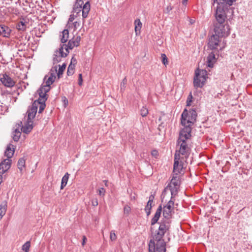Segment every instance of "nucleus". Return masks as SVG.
Returning <instances> with one entry per match:
<instances>
[{
    "mask_svg": "<svg viewBox=\"0 0 252 252\" xmlns=\"http://www.w3.org/2000/svg\"><path fill=\"white\" fill-rule=\"evenodd\" d=\"M191 128L189 126L184 127L179 133L178 143L180 145L179 153L182 155H186L188 152L189 147L187 141L191 137Z\"/></svg>",
    "mask_w": 252,
    "mask_h": 252,
    "instance_id": "1",
    "label": "nucleus"
},
{
    "mask_svg": "<svg viewBox=\"0 0 252 252\" xmlns=\"http://www.w3.org/2000/svg\"><path fill=\"white\" fill-rule=\"evenodd\" d=\"M197 117V113L195 109H191L188 113L187 109H185L181 116V124L184 127L189 126L191 127V126L196 121Z\"/></svg>",
    "mask_w": 252,
    "mask_h": 252,
    "instance_id": "2",
    "label": "nucleus"
},
{
    "mask_svg": "<svg viewBox=\"0 0 252 252\" xmlns=\"http://www.w3.org/2000/svg\"><path fill=\"white\" fill-rule=\"evenodd\" d=\"M206 73L205 70L197 69L195 71V75L194 77L193 84L196 88H202L206 80Z\"/></svg>",
    "mask_w": 252,
    "mask_h": 252,
    "instance_id": "3",
    "label": "nucleus"
},
{
    "mask_svg": "<svg viewBox=\"0 0 252 252\" xmlns=\"http://www.w3.org/2000/svg\"><path fill=\"white\" fill-rule=\"evenodd\" d=\"M57 69L58 65H55L51 68L50 71V76L48 77V75H46L44 77V81L45 85H42V86L50 90V85L55 81L56 78L55 74L57 71Z\"/></svg>",
    "mask_w": 252,
    "mask_h": 252,
    "instance_id": "4",
    "label": "nucleus"
},
{
    "mask_svg": "<svg viewBox=\"0 0 252 252\" xmlns=\"http://www.w3.org/2000/svg\"><path fill=\"white\" fill-rule=\"evenodd\" d=\"M228 25L223 24L216 23L215 25L214 31L216 35L219 36H227L230 34Z\"/></svg>",
    "mask_w": 252,
    "mask_h": 252,
    "instance_id": "5",
    "label": "nucleus"
},
{
    "mask_svg": "<svg viewBox=\"0 0 252 252\" xmlns=\"http://www.w3.org/2000/svg\"><path fill=\"white\" fill-rule=\"evenodd\" d=\"M215 17L217 21V23L224 24L226 18V14L223 6H217L215 12Z\"/></svg>",
    "mask_w": 252,
    "mask_h": 252,
    "instance_id": "6",
    "label": "nucleus"
},
{
    "mask_svg": "<svg viewBox=\"0 0 252 252\" xmlns=\"http://www.w3.org/2000/svg\"><path fill=\"white\" fill-rule=\"evenodd\" d=\"M63 46H61L59 50H56L54 54L53 59V64H57L58 63L61 62L62 58L66 57L69 53V51L65 52L63 51Z\"/></svg>",
    "mask_w": 252,
    "mask_h": 252,
    "instance_id": "7",
    "label": "nucleus"
},
{
    "mask_svg": "<svg viewBox=\"0 0 252 252\" xmlns=\"http://www.w3.org/2000/svg\"><path fill=\"white\" fill-rule=\"evenodd\" d=\"M0 81L7 88H12L15 85V82L6 73L0 74Z\"/></svg>",
    "mask_w": 252,
    "mask_h": 252,
    "instance_id": "8",
    "label": "nucleus"
},
{
    "mask_svg": "<svg viewBox=\"0 0 252 252\" xmlns=\"http://www.w3.org/2000/svg\"><path fill=\"white\" fill-rule=\"evenodd\" d=\"M174 201L170 200L168 203L163 207V216L165 218L169 219L171 217L174 210Z\"/></svg>",
    "mask_w": 252,
    "mask_h": 252,
    "instance_id": "9",
    "label": "nucleus"
},
{
    "mask_svg": "<svg viewBox=\"0 0 252 252\" xmlns=\"http://www.w3.org/2000/svg\"><path fill=\"white\" fill-rule=\"evenodd\" d=\"M81 40V37L77 36L76 37L72 38L69 40L67 44H63L61 45L63 46V48L65 51H68L69 49H72L74 47H77L79 45Z\"/></svg>",
    "mask_w": 252,
    "mask_h": 252,
    "instance_id": "10",
    "label": "nucleus"
},
{
    "mask_svg": "<svg viewBox=\"0 0 252 252\" xmlns=\"http://www.w3.org/2000/svg\"><path fill=\"white\" fill-rule=\"evenodd\" d=\"M167 230L166 226L164 223H160L158 232L155 234L154 236V240L156 242H159L160 241H164L162 237L166 232Z\"/></svg>",
    "mask_w": 252,
    "mask_h": 252,
    "instance_id": "11",
    "label": "nucleus"
},
{
    "mask_svg": "<svg viewBox=\"0 0 252 252\" xmlns=\"http://www.w3.org/2000/svg\"><path fill=\"white\" fill-rule=\"evenodd\" d=\"M220 42V40L219 35L213 34L209 38L208 43V47L211 50L217 49Z\"/></svg>",
    "mask_w": 252,
    "mask_h": 252,
    "instance_id": "12",
    "label": "nucleus"
},
{
    "mask_svg": "<svg viewBox=\"0 0 252 252\" xmlns=\"http://www.w3.org/2000/svg\"><path fill=\"white\" fill-rule=\"evenodd\" d=\"M50 90L45 88L43 86H41L40 88L37 90V93L39 95V98L37 101H41V102H45L47 99V93Z\"/></svg>",
    "mask_w": 252,
    "mask_h": 252,
    "instance_id": "13",
    "label": "nucleus"
},
{
    "mask_svg": "<svg viewBox=\"0 0 252 252\" xmlns=\"http://www.w3.org/2000/svg\"><path fill=\"white\" fill-rule=\"evenodd\" d=\"M11 159H5L0 163V175H2L10 167Z\"/></svg>",
    "mask_w": 252,
    "mask_h": 252,
    "instance_id": "14",
    "label": "nucleus"
},
{
    "mask_svg": "<svg viewBox=\"0 0 252 252\" xmlns=\"http://www.w3.org/2000/svg\"><path fill=\"white\" fill-rule=\"evenodd\" d=\"M38 103L37 102H33L31 108H30L28 111V120L29 121H32V120L34 118L36 113H37V104Z\"/></svg>",
    "mask_w": 252,
    "mask_h": 252,
    "instance_id": "15",
    "label": "nucleus"
},
{
    "mask_svg": "<svg viewBox=\"0 0 252 252\" xmlns=\"http://www.w3.org/2000/svg\"><path fill=\"white\" fill-rule=\"evenodd\" d=\"M11 30L10 29L4 25H0V36L4 37H9L10 35Z\"/></svg>",
    "mask_w": 252,
    "mask_h": 252,
    "instance_id": "16",
    "label": "nucleus"
},
{
    "mask_svg": "<svg viewBox=\"0 0 252 252\" xmlns=\"http://www.w3.org/2000/svg\"><path fill=\"white\" fill-rule=\"evenodd\" d=\"M152 241L154 242L155 243V250L158 252H166V248H165V243L164 241H160L159 242H157L155 243V242L153 240H151L150 242Z\"/></svg>",
    "mask_w": 252,
    "mask_h": 252,
    "instance_id": "17",
    "label": "nucleus"
},
{
    "mask_svg": "<svg viewBox=\"0 0 252 252\" xmlns=\"http://www.w3.org/2000/svg\"><path fill=\"white\" fill-rule=\"evenodd\" d=\"M217 59L214 52H212L209 54L207 58V65L209 67H213L214 64L216 62Z\"/></svg>",
    "mask_w": 252,
    "mask_h": 252,
    "instance_id": "18",
    "label": "nucleus"
},
{
    "mask_svg": "<svg viewBox=\"0 0 252 252\" xmlns=\"http://www.w3.org/2000/svg\"><path fill=\"white\" fill-rule=\"evenodd\" d=\"M22 123L20 122L19 124L16 125V128L14 129L12 133V138L14 141L17 142L21 136V131L20 130V127L21 126V125Z\"/></svg>",
    "mask_w": 252,
    "mask_h": 252,
    "instance_id": "19",
    "label": "nucleus"
},
{
    "mask_svg": "<svg viewBox=\"0 0 252 252\" xmlns=\"http://www.w3.org/2000/svg\"><path fill=\"white\" fill-rule=\"evenodd\" d=\"M179 187H173L171 185H168L162 192V194H165L167 191L169 190L171 194V199L174 197L177 194Z\"/></svg>",
    "mask_w": 252,
    "mask_h": 252,
    "instance_id": "20",
    "label": "nucleus"
},
{
    "mask_svg": "<svg viewBox=\"0 0 252 252\" xmlns=\"http://www.w3.org/2000/svg\"><path fill=\"white\" fill-rule=\"evenodd\" d=\"M212 1L213 5L217 2L218 6L220 5L224 7V5L228 6L232 5L233 2L235 1V0H213Z\"/></svg>",
    "mask_w": 252,
    "mask_h": 252,
    "instance_id": "21",
    "label": "nucleus"
},
{
    "mask_svg": "<svg viewBox=\"0 0 252 252\" xmlns=\"http://www.w3.org/2000/svg\"><path fill=\"white\" fill-rule=\"evenodd\" d=\"M15 148L14 146L11 144H8L4 152V155L7 158V159H10L13 156Z\"/></svg>",
    "mask_w": 252,
    "mask_h": 252,
    "instance_id": "22",
    "label": "nucleus"
},
{
    "mask_svg": "<svg viewBox=\"0 0 252 252\" xmlns=\"http://www.w3.org/2000/svg\"><path fill=\"white\" fill-rule=\"evenodd\" d=\"M84 4V2L82 0H76L75 3L74 5L73 12L77 15L81 11L82 9V5Z\"/></svg>",
    "mask_w": 252,
    "mask_h": 252,
    "instance_id": "23",
    "label": "nucleus"
},
{
    "mask_svg": "<svg viewBox=\"0 0 252 252\" xmlns=\"http://www.w3.org/2000/svg\"><path fill=\"white\" fill-rule=\"evenodd\" d=\"M32 123V121H29L28 120L27 124L25 126H22L21 128L20 127V130L25 133H29L33 128Z\"/></svg>",
    "mask_w": 252,
    "mask_h": 252,
    "instance_id": "24",
    "label": "nucleus"
},
{
    "mask_svg": "<svg viewBox=\"0 0 252 252\" xmlns=\"http://www.w3.org/2000/svg\"><path fill=\"white\" fill-rule=\"evenodd\" d=\"M162 208L161 205H159L158 206V208L154 217L152 218V219L151 220V225H154L157 222L158 220V219L160 216V215H161V213L162 212Z\"/></svg>",
    "mask_w": 252,
    "mask_h": 252,
    "instance_id": "25",
    "label": "nucleus"
},
{
    "mask_svg": "<svg viewBox=\"0 0 252 252\" xmlns=\"http://www.w3.org/2000/svg\"><path fill=\"white\" fill-rule=\"evenodd\" d=\"M90 10V4L89 1H87L85 4L82 5V17L83 18H86L88 16L89 12Z\"/></svg>",
    "mask_w": 252,
    "mask_h": 252,
    "instance_id": "26",
    "label": "nucleus"
},
{
    "mask_svg": "<svg viewBox=\"0 0 252 252\" xmlns=\"http://www.w3.org/2000/svg\"><path fill=\"white\" fill-rule=\"evenodd\" d=\"M61 41L63 43L66 42L69 38V31L67 29H64L60 34Z\"/></svg>",
    "mask_w": 252,
    "mask_h": 252,
    "instance_id": "27",
    "label": "nucleus"
},
{
    "mask_svg": "<svg viewBox=\"0 0 252 252\" xmlns=\"http://www.w3.org/2000/svg\"><path fill=\"white\" fill-rule=\"evenodd\" d=\"M28 23L25 21L24 18H22V20L20 21L16 25L17 29L19 31H25L27 28V24Z\"/></svg>",
    "mask_w": 252,
    "mask_h": 252,
    "instance_id": "28",
    "label": "nucleus"
},
{
    "mask_svg": "<svg viewBox=\"0 0 252 252\" xmlns=\"http://www.w3.org/2000/svg\"><path fill=\"white\" fill-rule=\"evenodd\" d=\"M135 25V32L136 35H138L140 33V30L142 27V23L140 19H137L134 21Z\"/></svg>",
    "mask_w": 252,
    "mask_h": 252,
    "instance_id": "29",
    "label": "nucleus"
},
{
    "mask_svg": "<svg viewBox=\"0 0 252 252\" xmlns=\"http://www.w3.org/2000/svg\"><path fill=\"white\" fill-rule=\"evenodd\" d=\"M6 207L7 202L5 201H3L0 205V218H2L5 215L6 211Z\"/></svg>",
    "mask_w": 252,
    "mask_h": 252,
    "instance_id": "30",
    "label": "nucleus"
},
{
    "mask_svg": "<svg viewBox=\"0 0 252 252\" xmlns=\"http://www.w3.org/2000/svg\"><path fill=\"white\" fill-rule=\"evenodd\" d=\"M69 174L68 173H66L65 175L63 176L62 179V183L61 185V189H63L64 187L66 186L68 178H69Z\"/></svg>",
    "mask_w": 252,
    "mask_h": 252,
    "instance_id": "31",
    "label": "nucleus"
},
{
    "mask_svg": "<svg viewBox=\"0 0 252 252\" xmlns=\"http://www.w3.org/2000/svg\"><path fill=\"white\" fill-rule=\"evenodd\" d=\"M34 102L39 103L38 104H37V109L39 107L38 113H41L46 107L45 102H41V101L37 100H35Z\"/></svg>",
    "mask_w": 252,
    "mask_h": 252,
    "instance_id": "32",
    "label": "nucleus"
},
{
    "mask_svg": "<svg viewBox=\"0 0 252 252\" xmlns=\"http://www.w3.org/2000/svg\"><path fill=\"white\" fill-rule=\"evenodd\" d=\"M154 199V196L153 195H151L149 196V200L147 202V205L145 207V210H151L152 207V204L153 202V200Z\"/></svg>",
    "mask_w": 252,
    "mask_h": 252,
    "instance_id": "33",
    "label": "nucleus"
},
{
    "mask_svg": "<svg viewBox=\"0 0 252 252\" xmlns=\"http://www.w3.org/2000/svg\"><path fill=\"white\" fill-rule=\"evenodd\" d=\"M25 161L26 160L23 158H20L18 161L17 166L21 172L23 170V168L25 167Z\"/></svg>",
    "mask_w": 252,
    "mask_h": 252,
    "instance_id": "34",
    "label": "nucleus"
},
{
    "mask_svg": "<svg viewBox=\"0 0 252 252\" xmlns=\"http://www.w3.org/2000/svg\"><path fill=\"white\" fill-rule=\"evenodd\" d=\"M177 175L175 176L173 175L170 183L168 185H171L173 187H179V183L178 179H177V177L176 176Z\"/></svg>",
    "mask_w": 252,
    "mask_h": 252,
    "instance_id": "35",
    "label": "nucleus"
},
{
    "mask_svg": "<svg viewBox=\"0 0 252 252\" xmlns=\"http://www.w3.org/2000/svg\"><path fill=\"white\" fill-rule=\"evenodd\" d=\"M177 151H176L175 156H174V163L173 167H174V169L176 168L177 166H178L179 165V161L180 159V154L177 153Z\"/></svg>",
    "mask_w": 252,
    "mask_h": 252,
    "instance_id": "36",
    "label": "nucleus"
},
{
    "mask_svg": "<svg viewBox=\"0 0 252 252\" xmlns=\"http://www.w3.org/2000/svg\"><path fill=\"white\" fill-rule=\"evenodd\" d=\"M59 70H58V72L57 71L56 73H57L58 77L60 78V76L63 74L64 70L65 69L66 64H65V63H63L62 66L59 65Z\"/></svg>",
    "mask_w": 252,
    "mask_h": 252,
    "instance_id": "37",
    "label": "nucleus"
},
{
    "mask_svg": "<svg viewBox=\"0 0 252 252\" xmlns=\"http://www.w3.org/2000/svg\"><path fill=\"white\" fill-rule=\"evenodd\" d=\"M31 247V243L30 241L26 242L22 247V250L24 252H29Z\"/></svg>",
    "mask_w": 252,
    "mask_h": 252,
    "instance_id": "38",
    "label": "nucleus"
},
{
    "mask_svg": "<svg viewBox=\"0 0 252 252\" xmlns=\"http://www.w3.org/2000/svg\"><path fill=\"white\" fill-rule=\"evenodd\" d=\"M183 169V165L182 164H180L178 166H177L176 168L174 169V167H173V175H177L178 174H179L181 172V171Z\"/></svg>",
    "mask_w": 252,
    "mask_h": 252,
    "instance_id": "39",
    "label": "nucleus"
},
{
    "mask_svg": "<svg viewBox=\"0 0 252 252\" xmlns=\"http://www.w3.org/2000/svg\"><path fill=\"white\" fill-rule=\"evenodd\" d=\"M75 67L73 64H69L67 71V74L68 76H70L73 74L74 73V70L75 69Z\"/></svg>",
    "mask_w": 252,
    "mask_h": 252,
    "instance_id": "40",
    "label": "nucleus"
},
{
    "mask_svg": "<svg viewBox=\"0 0 252 252\" xmlns=\"http://www.w3.org/2000/svg\"><path fill=\"white\" fill-rule=\"evenodd\" d=\"M148 114V109L146 107L143 106L140 110V115L142 117H146Z\"/></svg>",
    "mask_w": 252,
    "mask_h": 252,
    "instance_id": "41",
    "label": "nucleus"
},
{
    "mask_svg": "<svg viewBox=\"0 0 252 252\" xmlns=\"http://www.w3.org/2000/svg\"><path fill=\"white\" fill-rule=\"evenodd\" d=\"M161 58L162 63L164 65L166 66L168 63V58H167L166 55L165 54H161Z\"/></svg>",
    "mask_w": 252,
    "mask_h": 252,
    "instance_id": "42",
    "label": "nucleus"
},
{
    "mask_svg": "<svg viewBox=\"0 0 252 252\" xmlns=\"http://www.w3.org/2000/svg\"><path fill=\"white\" fill-rule=\"evenodd\" d=\"M110 239L111 241H114L116 240L117 236H116V235L115 234V232L114 230H112L110 232Z\"/></svg>",
    "mask_w": 252,
    "mask_h": 252,
    "instance_id": "43",
    "label": "nucleus"
},
{
    "mask_svg": "<svg viewBox=\"0 0 252 252\" xmlns=\"http://www.w3.org/2000/svg\"><path fill=\"white\" fill-rule=\"evenodd\" d=\"M155 243L151 241L149 244V252H155Z\"/></svg>",
    "mask_w": 252,
    "mask_h": 252,
    "instance_id": "44",
    "label": "nucleus"
},
{
    "mask_svg": "<svg viewBox=\"0 0 252 252\" xmlns=\"http://www.w3.org/2000/svg\"><path fill=\"white\" fill-rule=\"evenodd\" d=\"M127 83V79L126 77L124 78L122 81V82L121 83V90H124L126 88V85Z\"/></svg>",
    "mask_w": 252,
    "mask_h": 252,
    "instance_id": "45",
    "label": "nucleus"
},
{
    "mask_svg": "<svg viewBox=\"0 0 252 252\" xmlns=\"http://www.w3.org/2000/svg\"><path fill=\"white\" fill-rule=\"evenodd\" d=\"M131 209L130 207L128 205H126L124 208V212L125 214H128L130 212Z\"/></svg>",
    "mask_w": 252,
    "mask_h": 252,
    "instance_id": "46",
    "label": "nucleus"
},
{
    "mask_svg": "<svg viewBox=\"0 0 252 252\" xmlns=\"http://www.w3.org/2000/svg\"><path fill=\"white\" fill-rule=\"evenodd\" d=\"M192 98L191 93H190L188 97V99L187 101V106H190V102L192 101L191 99Z\"/></svg>",
    "mask_w": 252,
    "mask_h": 252,
    "instance_id": "47",
    "label": "nucleus"
},
{
    "mask_svg": "<svg viewBox=\"0 0 252 252\" xmlns=\"http://www.w3.org/2000/svg\"><path fill=\"white\" fill-rule=\"evenodd\" d=\"M74 27V30H76L80 27V23L79 22L75 21L73 23Z\"/></svg>",
    "mask_w": 252,
    "mask_h": 252,
    "instance_id": "48",
    "label": "nucleus"
},
{
    "mask_svg": "<svg viewBox=\"0 0 252 252\" xmlns=\"http://www.w3.org/2000/svg\"><path fill=\"white\" fill-rule=\"evenodd\" d=\"M75 17H77V15H74V13H73V14L71 15L70 16V17L68 19V24H69L70 22H73V21L75 19Z\"/></svg>",
    "mask_w": 252,
    "mask_h": 252,
    "instance_id": "49",
    "label": "nucleus"
},
{
    "mask_svg": "<svg viewBox=\"0 0 252 252\" xmlns=\"http://www.w3.org/2000/svg\"><path fill=\"white\" fill-rule=\"evenodd\" d=\"M151 155L153 157L157 158L158 155V152L157 150H154L152 151Z\"/></svg>",
    "mask_w": 252,
    "mask_h": 252,
    "instance_id": "50",
    "label": "nucleus"
},
{
    "mask_svg": "<svg viewBox=\"0 0 252 252\" xmlns=\"http://www.w3.org/2000/svg\"><path fill=\"white\" fill-rule=\"evenodd\" d=\"M83 83V79H82V74H79L78 76V85L79 86H81Z\"/></svg>",
    "mask_w": 252,
    "mask_h": 252,
    "instance_id": "51",
    "label": "nucleus"
},
{
    "mask_svg": "<svg viewBox=\"0 0 252 252\" xmlns=\"http://www.w3.org/2000/svg\"><path fill=\"white\" fill-rule=\"evenodd\" d=\"M105 192V189L103 188L99 189L98 190V194L100 196H101V195L103 196L104 195Z\"/></svg>",
    "mask_w": 252,
    "mask_h": 252,
    "instance_id": "52",
    "label": "nucleus"
},
{
    "mask_svg": "<svg viewBox=\"0 0 252 252\" xmlns=\"http://www.w3.org/2000/svg\"><path fill=\"white\" fill-rule=\"evenodd\" d=\"M92 205L94 206H96L98 205V200L97 198H94L92 200Z\"/></svg>",
    "mask_w": 252,
    "mask_h": 252,
    "instance_id": "53",
    "label": "nucleus"
},
{
    "mask_svg": "<svg viewBox=\"0 0 252 252\" xmlns=\"http://www.w3.org/2000/svg\"><path fill=\"white\" fill-rule=\"evenodd\" d=\"M77 60L74 57H73L71 58V62L69 64H73L74 66H75V64L77 63Z\"/></svg>",
    "mask_w": 252,
    "mask_h": 252,
    "instance_id": "54",
    "label": "nucleus"
},
{
    "mask_svg": "<svg viewBox=\"0 0 252 252\" xmlns=\"http://www.w3.org/2000/svg\"><path fill=\"white\" fill-rule=\"evenodd\" d=\"M172 10V7L171 5H169L167 6V7L165 8L164 11L166 13H169L170 11Z\"/></svg>",
    "mask_w": 252,
    "mask_h": 252,
    "instance_id": "55",
    "label": "nucleus"
},
{
    "mask_svg": "<svg viewBox=\"0 0 252 252\" xmlns=\"http://www.w3.org/2000/svg\"><path fill=\"white\" fill-rule=\"evenodd\" d=\"M86 240H87L86 237L85 236H83V241H82V246H84L85 245V244L86 243Z\"/></svg>",
    "mask_w": 252,
    "mask_h": 252,
    "instance_id": "56",
    "label": "nucleus"
},
{
    "mask_svg": "<svg viewBox=\"0 0 252 252\" xmlns=\"http://www.w3.org/2000/svg\"><path fill=\"white\" fill-rule=\"evenodd\" d=\"M146 212L147 216H149L151 214V210H145Z\"/></svg>",
    "mask_w": 252,
    "mask_h": 252,
    "instance_id": "57",
    "label": "nucleus"
},
{
    "mask_svg": "<svg viewBox=\"0 0 252 252\" xmlns=\"http://www.w3.org/2000/svg\"><path fill=\"white\" fill-rule=\"evenodd\" d=\"M188 0H183L182 1V3L183 5H186L187 3V1H188Z\"/></svg>",
    "mask_w": 252,
    "mask_h": 252,
    "instance_id": "58",
    "label": "nucleus"
},
{
    "mask_svg": "<svg viewBox=\"0 0 252 252\" xmlns=\"http://www.w3.org/2000/svg\"><path fill=\"white\" fill-rule=\"evenodd\" d=\"M161 121V117H160L159 118V119H158V121H159V122H160V121Z\"/></svg>",
    "mask_w": 252,
    "mask_h": 252,
    "instance_id": "59",
    "label": "nucleus"
},
{
    "mask_svg": "<svg viewBox=\"0 0 252 252\" xmlns=\"http://www.w3.org/2000/svg\"><path fill=\"white\" fill-rule=\"evenodd\" d=\"M66 101H65V103H66V102L67 103L68 100H66Z\"/></svg>",
    "mask_w": 252,
    "mask_h": 252,
    "instance_id": "60",
    "label": "nucleus"
},
{
    "mask_svg": "<svg viewBox=\"0 0 252 252\" xmlns=\"http://www.w3.org/2000/svg\"><path fill=\"white\" fill-rule=\"evenodd\" d=\"M66 101H65V103H66V102L67 103L68 100H66Z\"/></svg>",
    "mask_w": 252,
    "mask_h": 252,
    "instance_id": "61",
    "label": "nucleus"
},
{
    "mask_svg": "<svg viewBox=\"0 0 252 252\" xmlns=\"http://www.w3.org/2000/svg\"><path fill=\"white\" fill-rule=\"evenodd\" d=\"M1 219V218H0V220Z\"/></svg>",
    "mask_w": 252,
    "mask_h": 252,
    "instance_id": "62",
    "label": "nucleus"
},
{
    "mask_svg": "<svg viewBox=\"0 0 252 252\" xmlns=\"http://www.w3.org/2000/svg\"><path fill=\"white\" fill-rule=\"evenodd\" d=\"M213 0H212V1H213Z\"/></svg>",
    "mask_w": 252,
    "mask_h": 252,
    "instance_id": "63",
    "label": "nucleus"
}]
</instances>
